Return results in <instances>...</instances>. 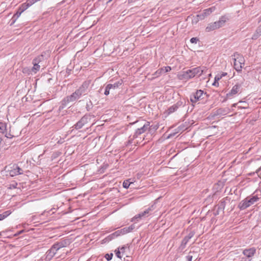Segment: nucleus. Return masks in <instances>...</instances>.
<instances>
[{"label":"nucleus","instance_id":"nucleus-32","mask_svg":"<svg viewBox=\"0 0 261 261\" xmlns=\"http://www.w3.org/2000/svg\"><path fill=\"white\" fill-rule=\"evenodd\" d=\"M110 90H111V89H110V87L107 85L105 87L104 94L105 95H108L110 94Z\"/></svg>","mask_w":261,"mask_h":261},{"label":"nucleus","instance_id":"nucleus-46","mask_svg":"<svg viewBox=\"0 0 261 261\" xmlns=\"http://www.w3.org/2000/svg\"><path fill=\"white\" fill-rule=\"evenodd\" d=\"M240 261H249V260H247L245 257H243L241 258V259Z\"/></svg>","mask_w":261,"mask_h":261},{"label":"nucleus","instance_id":"nucleus-36","mask_svg":"<svg viewBox=\"0 0 261 261\" xmlns=\"http://www.w3.org/2000/svg\"><path fill=\"white\" fill-rule=\"evenodd\" d=\"M116 255L117 256V257L119 258H121L122 256H121V251L118 248L117 250H115Z\"/></svg>","mask_w":261,"mask_h":261},{"label":"nucleus","instance_id":"nucleus-47","mask_svg":"<svg viewBox=\"0 0 261 261\" xmlns=\"http://www.w3.org/2000/svg\"><path fill=\"white\" fill-rule=\"evenodd\" d=\"M226 75H227V73H226V72H223L221 74H220V75L222 76V77L223 76H224Z\"/></svg>","mask_w":261,"mask_h":261},{"label":"nucleus","instance_id":"nucleus-2","mask_svg":"<svg viewBox=\"0 0 261 261\" xmlns=\"http://www.w3.org/2000/svg\"><path fill=\"white\" fill-rule=\"evenodd\" d=\"M261 199V195L258 196L257 194L254 195L253 194L251 196L246 197L244 200H242L238 205V207L241 210H244L251 205L254 204L257 202L259 199Z\"/></svg>","mask_w":261,"mask_h":261},{"label":"nucleus","instance_id":"nucleus-49","mask_svg":"<svg viewBox=\"0 0 261 261\" xmlns=\"http://www.w3.org/2000/svg\"><path fill=\"white\" fill-rule=\"evenodd\" d=\"M48 212H47V213H48ZM46 213H47V212H46L45 211H44L43 212V213H42L41 214V215H44Z\"/></svg>","mask_w":261,"mask_h":261},{"label":"nucleus","instance_id":"nucleus-39","mask_svg":"<svg viewBox=\"0 0 261 261\" xmlns=\"http://www.w3.org/2000/svg\"><path fill=\"white\" fill-rule=\"evenodd\" d=\"M256 173L257 174L258 176L261 178V166L256 171Z\"/></svg>","mask_w":261,"mask_h":261},{"label":"nucleus","instance_id":"nucleus-7","mask_svg":"<svg viewBox=\"0 0 261 261\" xmlns=\"http://www.w3.org/2000/svg\"><path fill=\"white\" fill-rule=\"evenodd\" d=\"M57 252L56 250L51 246L50 248L46 251L44 256L43 257L42 260L50 261L56 254Z\"/></svg>","mask_w":261,"mask_h":261},{"label":"nucleus","instance_id":"nucleus-33","mask_svg":"<svg viewBox=\"0 0 261 261\" xmlns=\"http://www.w3.org/2000/svg\"><path fill=\"white\" fill-rule=\"evenodd\" d=\"M113 256V253H107L105 255V258L108 261H109L112 259Z\"/></svg>","mask_w":261,"mask_h":261},{"label":"nucleus","instance_id":"nucleus-13","mask_svg":"<svg viewBox=\"0 0 261 261\" xmlns=\"http://www.w3.org/2000/svg\"><path fill=\"white\" fill-rule=\"evenodd\" d=\"M68 242L67 240H63L55 243L52 246L58 251L60 249L66 247L68 244Z\"/></svg>","mask_w":261,"mask_h":261},{"label":"nucleus","instance_id":"nucleus-44","mask_svg":"<svg viewBox=\"0 0 261 261\" xmlns=\"http://www.w3.org/2000/svg\"><path fill=\"white\" fill-rule=\"evenodd\" d=\"M5 137L7 138H12V136L10 134H7L6 133L5 135Z\"/></svg>","mask_w":261,"mask_h":261},{"label":"nucleus","instance_id":"nucleus-28","mask_svg":"<svg viewBox=\"0 0 261 261\" xmlns=\"http://www.w3.org/2000/svg\"><path fill=\"white\" fill-rule=\"evenodd\" d=\"M261 35V29L258 28L255 33L253 35L252 37V39H257Z\"/></svg>","mask_w":261,"mask_h":261},{"label":"nucleus","instance_id":"nucleus-3","mask_svg":"<svg viewBox=\"0 0 261 261\" xmlns=\"http://www.w3.org/2000/svg\"><path fill=\"white\" fill-rule=\"evenodd\" d=\"M134 228L135 226L133 225H131L129 227H124L120 230H118L115 231L114 233L110 234L106 238H105L103 240V241L105 242V243L109 242L119 236L125 234L130 232L134 229Z\"/></svg>","mask_w":261,"mask_h":261},{"label":"nucleus","instance_id":"nucleus-45","mask_svg":"<svg viewBox=\"0 0 261 261\" xmlns=\"http://www.w3.org/2000/svg\"><path fill=\"white\" fill-rule=\"evenodd\" d=\"M125 250V247L124 246H123L120 248V250L121 252L123 253L124 252Z\"/></svg>","mask_w":261,"mask_h":261},{"label":"nucleus","instance_id":"nucleus-41","mask_svg":"<svg viewBox=\"0 0 261 261\" xmlns=\"http://www.w3.org/2000/svg\"><path fill=\"white\" fill-rule=\"evenodd\" d=\"M222 78V76L220 75V74H217L215 77V80L218 82Z\"/></svg>","mask_w":261,"mask_h":261},{"label":"nucleus","instance_id":"nucleus-54","mask_svg":"<svg viewBox=\"0 0 261 261\" xmlns=\"http://www.w3.org/2000/svg\"><path fill=\"white\" fill-rule=\"evenodd\" d=\"M134 1V0H128V2H133Z\"/></svg>","mask_w":261,"mask_h":261},{"label":"nucleus","instance_id":"nucleus-20","mask_svg":"<svg viewBox=\"0 0 261 261\" xmlns=\"http://www.w3.org/2000/svg\"><path fill=\"white\" fill-rule=\"evenodd\" d=\"M122 84V81H117L114 84H109L108 86L111 90H115L118 88Z\"/></svg>","mask_w":261,"mask_h":261},{"label":"nucleus","instance_id":"nucleus-42","mask_svg":"<svg viewBox=\"0 0 261 261\" xmlns=\"http://www.w3.org/2000/svg\"><path fill=\"white\" fill-rule=\"evenodd\" d=\"M149 128H152L153 129L156 130V129H157L158 128V126L157 125H152L151 126L149 125Z\"/></svg>","mask_w":261,"mask_h":261},{"label":"nucleus","instance_id":"nucleus-30","mask_svg":"<svg viewBox=\"0 0 261 261\" xmlns=\"http://www.w3.org/2000/svg\"><path fill=\"white\" fill-rule=\"evenodd\" d=\"M29 7H30V6L29 5L27 2H26L25 3L22 4L21 5V6L20 7L19 9V10H20L21 12H23L24 11L27 10Z\"/></svg>","mask_w":261,"mask_h":261},{"label":"nucleus","instance_id":"nucleus-15","mask_svg":"<svg viewBox=\"0 0 261 261\" xmlns=\"http://www.w3.org/2000/svg\"><path fill=\"white\" fill-rule=\"evenodd\" d=\"M229 20V16L227 15L222 16L218 21H215L217 27L219 28L224 26L225 23Z\"/></svg>","mask_w":261,"mask_h":261},{"label":"nucleus","instance_id":"nucleus-27","mask_svg":"<svg viewBox=\"0 0 261 261\" xmlns=\"http://www.w3.org/2000/svg\"><path fill=\"white\" fill-rule=\"evenodd\" d=\"M171 70V68L170 66H166L158 70V71H160V73H166Z\"/></svg>","mask_w":261,"mask_h":261},{"label":"nucleus","instance_id":"nucleus-53","mask_svg":"<svg viewBox=\"0 0 261 261\" xmlns=\"http://www.w3.org/2000/svg\"><path fill=\"white\" fill-rule=\"evenodd\" d=\"M23 232V230H21L19 232V234H20L22 232Z\"/></svg>","mask_w":261,"mask_h":261},{"label":"nucleus","instance_id":"nucleus-22","mask_svg":"<svg viewBox=\"0 0 261 261\" xmlns=\"http://www.w3.org/2000/svg\"><path fill=\"white\" fill-rule=\"evenodd\" d=\"M22 13L19 9L17 11V12L13 15V16L12 18V22L11 23V25L13 24L17 19L20 16L21 14Z\"/></svg>","mask_w":261,"mask_h":261},{"label":"nucleus","instance_id":"nucleus-34","mask_svg":"<svg viewBox=\"0 0 261 261\" xmlns=\"http://www.w3.org/2000/svg\"><path fill=\"white\" fill-rule=\"evenodd\" d=\"M155 209V206L154 204H152L151 206H150L149 207H148L147 209V212H148V213L149 214L151 212L153 211Z\"/></svg>","mask_w":261,"mask_h":261},{"label":"nucleus","instance_id":"nucleus-10","mask_svg":"<svg viewBox=\"0 0 261 261\" xmlns=\"http://www.w3.org/2000/svg\"><path fill=\"white\" fill-rule=\"evenodd\" d=\"M89 86L88 82H84L82 85L75 91L81 97L82 95H85L87 93V90Z\"/></svg>","mask_w":261,"mask_h":261},{"label":"nucleus","instance_id":"nucleus-38","mask_svg":"<svg viewBox=\"0 0 261 261\" xmlns=\"http://www.w3.org/2000/svg\"><path fill=\"white\" fill-rule=\"evenodd\" d=\"M195 233L193 231H191L188 236H186L187 238L190 240L194 235Z\"/></svg>","mask_w":261,"mask_h":261},{"label":"nucleus","instance_id":"nucleus-40","mask_svg":"<svg viewBox=\"0 0 261 261\" xmlns=\"http://www.w3.org/2000/svg\"><path fill=\"white\" fill-rule=\"evenodd\" d=\"M186 258L187 261H192L193 256H192V255L189 254L188 255H187L186 257Z\"/></svg>","mask_w":261,"mask_h":261},{"label":"nucleus","instance_id":"nucleus-43","mask_svg":"<svg viewBox=\"0 0 261 261\" xmlns=\"http://www.w3.org/2000/svg\"><path fill=\"white\" fill-rule=\"evenodd\" d=\"M213 85L214 86H216V87H218L219 86V83H218V82H217V81L215 80L214 83H213Z\"/></svg>","mask_w":261,"mask_h":261},{"label":"nucleus","instance_id":"nucleus-16","mask_svg":"<svg viewBox=\"0 0 261 261\" xmlns=\"http://www.w3.org/2000/svg\"><path fill=\"white\" fill-rule=\"evenodd\" d=\"M241 86L239 84H236L232 88L231 90L227 93L226 97L229 98L231 96H234L238 93L240 90Z\"/></svg>","mask_w":261,"mask_h":261},{"label":"nucleus","instance_id":"nucleus-51","mask_svg":"<svg viewBox=\"0 0 261 261\" xmlns=\"http://www.w3.org/2000/svg\"><path fill=\"white\" fill-rule=\"evenodd\" d=\"M35 216H33L32 217V221L35 220Z\"/></svg>","mask_w":261,"mask_h":261},{"label":"nucleus","instance_id":"nucleus-31","mask_svg":"<svg viewBox=\"0 0 261 261\" xmlns=\"http://www.w3.org/2000/svg\"><path fill=\"white\" fill-rule=\"evenodd\" d=\"M131 182L129 180H125L123 182V187L125 189H128L130 185Z\"/></svg>","mask_w":261,"mask_h":261},{"label":"nucleus","instance_id":"nucleus-48","mask_svg":"<svg viewBox=\"0 0 261 261\" xmlns=\"http://www.w3.org/2000/svg\"><path fill=\"white\" fill-rule=\"evenodd\" d=\"M155 73H156V75H159V74H162V73H160V71H158V70H157V71H156Z\"/></svg>","mask_w":261,"mask_h":261},{"label":"nucleus","instance_id":"nucleus-14","mask_svg":"<svg viewBox=\"0 0 261 261\" xmlns=\"http://www.w3.org/2000/svg\"><path fill=\"white\" fill-rule=\"evenodd\" d=\"M22 173V169L17 165H13L12 169L9 171V174L11 176H14Z\"/></svg>","mask_w":261,"mask_h":261},{"label":"nucleus","instance_id":"nucleus-21","mask_svg":"<svg viewBox=\"0 0 261 261\" xmlns=\"http://www.w3.org/2000/svg\"><path fill=\"white\" fill-rule=\"evenodd\" d=\"M189 239L187 238L186 237H185L183 240L181 241V244L179 247V249L183 250L185 248L187 244L189 241Z\"/></svg>","mask_w":261,"mask_h":261},{"label":"nucleus","instance_id":"nucleus-6","mask_svg":"<svg viewBox=\"0 0 261 261\" xmlns=\"http://www.w3.org/2000/svg\"><path fill=\"white\" fill-rule=\"evenodd\" d=\"M244 59L242 56H239L237 58H234V67L238 72H241L242 69V65H244Z\"/></svg>","mask_w":261,"mask_h":261},{"label":"nucleus","instance_id":"nucleus-4","mask_svg":"<svg viewBox=\"0 0 261 261\" xmlns=\"http://www.w3.org/2000/svg\"><path fill=\"white\" fill-rule=\"evenodd\" d=\"M80 97L81 96L79 94L75 91L71 95L66 96L62 99L61 101L59 110L61 111L64 109L69 102H74L79 99Z\"/></svg>","mask_w":261,"mask_h":261},{"label":"nucleus","instance_id":"nucleus-50","mask_svg":"<svg viewBox=\"0 0 261 261\" xmlns=\"http://www.w3.org/2000/svg\"><path fill=\"white\" fill-rule=\"evenodd\" d=\"M138 121H135V122H134L132 123V124H134L137 123H138Z\"/></svg>","mask_w":261,"mask_h":261},{"label":"nucleus","instance_id":"nucleus-18","mask_svg":"<svg viewBox=\"0 0 261 261\" xmlns=\"http://www.w3.org/2000/svg\"><path fill=\"white\" fill-rule=\"evenodd\" d=\"M229 109L228 108H220L218 109L216 112V114L220 116H224L226 114H227L229 113Z\"/></svg>","mask_w":261,"mask_h":261},{"label":"nucleus","instance_id":"nucleus-29","mask_svg":"<svg viewBox=\"0 0 261 261\" xmlns=\"http://www.w3.org/2000/svg\"><path fill=\"white\" fill-rule=\"evenodd\" d=\"M7 125L5 123L0 122V133L4 134L6 130Z\"/></svg>","mask_w":261,"mask_h":261},{"label":"nucleus","instance_id":"nucleus-9","mask_svg":"<svg viewBox=\"0 0 261 261\" xmlns=\"http://www.w3.org/2000/svg\"><path fill=\"white\" fill-rule=\"evenodd\" d=\"M204 92L203 90H198L197 91L190 96V100L193 103H196L198 100L202 99V95H203Z\"/></svg>","mask_w":261,"mask_h":261},{"label":"nucleus","instance_id":"nucleus-35","mask_svg":"<svg viewBox=\"0 0 261 261\" xmlns=\"http://www.w3.org/2000/svg\"><path fill=\"white\" fill-rule=\"evenodd\" d=\"M27 2L30 7L35 3L37 2L38 1L37 0H27Z\"/></svg>","mask_w":261,"mask_h":261},{"label":"nucleus","instance_id":"nucleus-19","mask_svg":"<svg viewBox=\"0 0 261 261\" xmlns=\"http://www.w3.org/2000/svg\"><path fill=\"white\" fill-rule=\"evenodd\" d=\"M217 29H218V28L217 27V24L216 22H214L210 23L207 24V26L205 28V31L207 32H210Z\"/></svg>","mask_w":261,"mask_h":261},{"label":"nucleus","instance_id":"nucleus-23","mask_svg":"<svg viewBox=\"0 0 261 261\" xmlns=\"http://www.w3.org/2000/svg\"><path fill=\"white\" fill-rule=\"evenodd\" d=\"M33 67H32L31 71L34 73H37L40 69V66L38 63H33Z\"/></svg>","mask_w":261,"mask_h":261},{"label":"nucleus","instance_id":"nucleus-17","mask_svg":"<svg viewBox=\"0 0 261 261\" xmlns=\"http://www.w3.org/2000/svg\"><path fill=\"white\" fill-rule=\"evenodd\" d=\"M181 102L180 101H178L176 103L170 107L167 110L168 114H171V113L174 112L175 111H176L177 110V109L179 108V107L181 106Z\"/></svg>","mask_w":261,"mask_h":261},{"label":"nucleus","instance_id":"nucleus-11","mask_svg":"<svg viewBox=\"0 0 261 261\" xmlns=\"http://www.w3.org/2000/svg\"><path fill=\"white\" fill-rule=\"evenodd\" d=\"M150 123L149 122H145L142 126L136 129L133 137L137 138L139 135L144 133L148 128H149Z\"/></svg>","mask_w":261,"mask_h":261},{"label":"nucleus","instance_id":"nucleus-25","mask_svg":"<svg viewBox=\"0 0 261 261\" xmlns=\"http://www.w3.org/2000/svg\"><path fill=\"white\" fill-rule=\"evenodd\" d=\"M11 213L10 211H7L4 212L3 213L0 214V221H2L7 218Z\"/></svg>","mask_w":261,"mask_h":261},{"label":"nucleus","instance_id":"nucleus-5","mask_svg":"<svg viewBox=\"0 0 261 261\" xmlns=\"http://www.w3.org/2000/svg\"><path fill=\"white\" fill-rule=\"evenodd\" d=\"M90 120V116L89 115H85L74 125L73 127L76 130L80 129L82 128L85 124L88 123Z\"/></svg>","mask_w":261,"mask_h":261},{"label":"nucleus","instance_id":"nucleus-8","mask_svg":"<svg viewBox=\"0 0 261 261\" xmlns=\"http://www.w3.org/2000/svg\"><path fill=\"white\" fill-rule=\"evenodd\" d=\"M243 254L245 256L244 257L247 260L251 261L252 257L256 253V249L254 247L245 249L243 251Z\"/></svg>","mask_w":261,"mask_h":261},{"label":"nucleus","instance_id":"nucleus-12","mask_svg":"<svg viewBox=\"0 0 261 261\" xmlns=\"http://www.w3.org/2000/svg\"><path fill=\"white\" fill-rule=\"evenodd\" d=\"M215 9L216 8L215 7H212L203 10L202 13L197 15V17H198L201 20L203 19L205 17L210 15L212 12H213Z\"/></svg>","mask_w":261,"mask_h":261},{"label":"nucleus","instance_id":"nucleus-1","mask_svg":"<svg viewBox=\"0 0 261 261\" xmlns=\"http://www.w3.org/2000/svg\"><path fill=\"white\" fill-rule=\"evenodd\" d=\"M207 71V69L205 67L199 66L184 71L182 76L183 79L188 80L192 79L196 75L199 76L202 74H206Z\"/></svg>","mask_w":261,"mask_h":261},{"label":"nucleus","instance_id":"nucleus-52","mask_svg":"<svg viewBox=\"0 0 261 261\" xmlns=\"http://www.w3.org/2000/svg\"><path fill=\"white\" fill-rule=\"evenodd\" d=\"M236 105H237L236 103H234V104L232 105V107H236Z\"/></svg>","mask_w":261,"mask_h":261},{"label":"nucleus","instance_id":"nucleus-24","mask_svg":"<svg viewBox=\"0 0 261 261\" xmlns=\"http://www.w3.org/2000/svg\"><path fill=\"white\" fill-rule=\"evenodd\" d=\"M44 60V56L43 55H40L37 56L36 58L33 59L32 63H37L39 64L42 62Z\"/></svg>","mask_w":261,"mask_h":261},{"label":"nucleus","instance_id":"nucleus-26","mask_svg":"<svg viewBox=\"0 0 261 261\" xmlns=\"http://www.w3.org/2000/svg\"><path fill=\"white\" fill-rule=\"evenodd\" d=\"M147 214H149L148 212L145 210L144 212L139 213L135 217H134V219H137L138 218H141L142 217H145Z\"/></svg>","mask_w":261,"mask_h":261},{"label":"nucleus","instance_id":"nucleus-37","mask_svg":"<svg viewBox=\"0 0 261 261\" xmlns=\"http://www.w3.org/2000/svg\"><path fill=\"white\" fill-rule=\"evenodd\" d=\"M199 40V39L196 37H193L191 38L190 42L192 43H197V41Z\"/></svg>","mask_w":261,"mask_h":261}]
</instances>
